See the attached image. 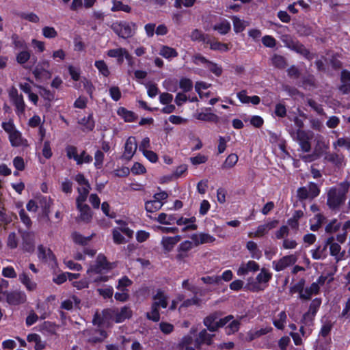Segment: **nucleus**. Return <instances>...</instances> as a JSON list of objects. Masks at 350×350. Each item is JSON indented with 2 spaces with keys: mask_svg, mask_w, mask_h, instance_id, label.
<instances>
[{
  "mask_svg": "<svg viewBox=\"0 0 350 350\" xmlns=\"http://www.w3.org/2000/svg\"><path fill=\"white\" fill-rule=\"evenodd\" d=\"M350 183L347 180L340 183L337 187H331L327 194V205L332 211L338 210L346 201Z\"/></svg>",
  "mask_w": 350,
  "mask_h": 350,
  "instance_id": "1",
  "label": "nucleus"
},
{
  "mask_svg": "<svg viewBox=\"0 0 350 350\" xmlns=\"http://www.w3.org/2000/svg\"><path fill=\"white\" fill-rule=\"evenodd\" d=\"M129 308H121V312L118 313L112 308H106L103 310L102 315L97 311L94 316L92 323L98 326H108L111 322L121 323L125 319L124 312Z\"/></svg>",
  "mask_w": 350,
  "mask_h": 350,
  "instance_id": "2",
  "label": "nucleus"
},
{
  "mask_svg": "<svg viewBox=\"0 0 350 350\" xmlns=\"http://www.w3.org/2000/svg\"><path fill=\"white\" fill-rule=\"evenodd\" d=\"M306 280L301 278L296 284L291 286L289 292L291 295L298 293V297L301 300H310L314 295H317L320 293V287L316 282H312L310 286H305Z\"/></svg>",
  "mask_w": 350,
  "mask_h": 350,
  "instance_id": "3",
  "label": "nucleus"
},
{
  "mask_svg": "<svg viewBox=\"0 0 350 350\" xmlns=\"http://www.w3.org/2000/svg\"><path fill=\"white\" fill-rule=\"evenodd\" d=\"M286 46L289 49L301 55L304 58L310 61L314 57V54L311 53L309 49L298 40H294L289 38L286 41Z\"/></svg>",
  "mask_w": 350,
  "mask_h": 350,
  "instance_id": "4",
  "label": "nucleus"
},
{
  "mask_svg": "<svg viewBox=\"0 0 350 350\" xmlns=\"http://www.w3.org/2000/svg\"><path fill=\"white\" fill-rule=\"evenodd\" d=\"M111 269L110 264L107 261L106 257L103 254L98 255L96 262L88 269V273H101L104 270Z\"/></svg>",
  "mask_w": 350,
  "mask_h": 350,
  "instance_id": "5",
  "label": "nucleus"
},
{
  "mask_svg": "<svg viewBox=\"0 0 350 350\" xmlns=\"http://www.w3.org/2000/svg\"><path fill=\"white\" fill-rule=\"evenodd\" d=\"M295 139L299 143L301 150L304 152H308L311 150V144L308 133L302 130L297 129L295 133Z\"/></svg>",
  "mask_w": 350,
  "mask_h": 350,
  "instance_id": "6",
  "label": "nucleus"
},
{
  "mask_svg": "<svg viewBox=\"0 0 350 350\" xmlns=\"http://www.w3.org/2000/svg\"><path fill=\"white\" fill-rule=\"evenodd\" d=\"M296 261L297 258L293 254L284 256L277 261H273V267L276 271H281L286 267L294 265Z\"/></svg>",
  "mask_w": 350,
  "mask_h": 350,
  "instance_id": "7",
  "label": "nucleus"
},
{
  "mask_svg": "<svg viewBox=\"0 0 350 350\" xmlns=\"http://www.w3.org/2000/svg\"><path fill=\"white\" fill-rule=\"evenodd\" d=\"M22 237V247L27 252H33L35 250L34 233L28 231H19Z\"/></svg>",
  "mask_w": 350,
  "mask_h": 350,
  "instance_id": "8",
  "label": "nucleus"
},
{
  "mask_svg": "<svg viewBox=\"0 0 350 350\" xmlns=\"http://www.w3.org/2000/svg\"><path fill=\"white\" fill-rule=\"evenodd\" d=\"M7 302L10 305H21L26 301L27 297L24 292L14 291L5 292Z\"/></svg>",
  "mask_w": 350,
  "mask_h": 350,
  "instance_id": "9",
  "label": "nucleus"
},
{
  "mask_svg": "<svg viewBox=\"0 0 350 350\" xmlns=\"http://www.w3.org/2000/svg\"><path fill=\"white\" fill-rule=\"evenodd\" d=\"M260 269L259 265L254 261L249 260L247 263L242 262L237 271V274L239 276H243L247 274L249 272H256Z\"/></svg>",
  "mask_w": 350,
  "mask_h": 350,
  "instance_id": "10",
  "label": "nucleus"
},
{
  "mask_svg": "<svg viewBox=\"0 0 350 350\" xmlns=\"http://www.w3.org/2000/svg\"><path fill=\"white\" fill-rule=\"evenodd\" d=\"M279 224V221L277 219H273L268 221L267 223L259 225L257 227L256 232L254 233V237H262L265 236L269 230H272L278 226Z\"/></svg>",
  "mask_w": 350,
  "mask_h": 350,
  "instance_id": "11",
  "label": "nucleus"
},
{
  "mask_svg": "<svg viewBox=\"0 0 350 350\" xmlns=\"http://www.w3.org/2000/svg\"><path fill=\"white\" fill-rule=\"evenodd\" d=\"M211 107L205 108V112L202 111L196 114V119L208 122L217 123L219 120V116L217 114L211 112Z\"/></svg>",
  "mask_w": 350,
  "mask_h": 350,
  "instance_id": "12",
  "label": "nucleus"
},
{
  "mask_svg": "<svg viewBox=\"0 0 350 350\" xmlns=\"http://www.w3.org/2000/svg\"><path fill=\"white\" fill-rule=\"evenodd\" d=\"M334 240V238L333 237H330L325 240V245L323 247H321V246H319L315 250H314L312 252V258L314 260H319V259L325 258L326 257L325 252L327 250V246Z\"/></svg>",
  "mask_w": 350,
  "mask_h": 350,
  "instance_id": "13",
  "label": "nucleus"
},
{
  "mask_svg": "<svg viewBox=\"0 0 350 350\" xmlns=\"http://www.w3.org/2000/svg\"><path fill=\"white\" fill-rule=\"evenodd\" d=\"M9 139L12 146H27V142L22 137L21 133L16 129L9 135Z\"/></svg>",
  "mask_w": 350,
  "mask_h": 350,
  "instance_id": "14",
  "label": "nucleus"
},
{
  "mask_svg": "<svg viewBox=\"0 0 350 350\" xmlns=\"http://www.w3.org/2000/svg\"><path fill=\"white\" fill-rule=\"evenodd\" d=\"M152 299L153 303L151 306H167V297L161 289L157 291Z\"/></svg>",
  "mask_w": 350,
  "mask_h": 350,
  "instance_id": "15",
  "label": "nucleus"
},
{
  "mask_svg": "<svg viewBox=\"0 0 350 350\" xmlns=\"http://www.w3.org/2000/svg\"><path fill=\"white\" fill-rule=\"evenodd\" d=\"M107 55L111 57H118V60L120 63L123 61V57L125 56V57L129 62V64H131L130 55L125 49L120 48L116 49H111L108 51Z\"/></svg>",
  "mask_w": 350,
  "mask_h": 350,
  "instance_id": "16",
  "label": "nucleus"
},
{
  "mask_svg": "<svg viewBox=\"0 0 350 350\" xmlns=\"http://www.w3.org/2000/svg\"><path fill=\"white\" fill-rule=\"evenodd\" d=\"M50 64L48 60L43 59L35 67L33 74L37 79H40L44 76V72L49 68Z\"/></svg>",
  "mask_w": 350,
  "mask_h": 350,
  "instance_id": "17",
  "label": "nucleus"
},
{
  "mask_svg": "<svg viewBox=\"0 0 350 350\" xmlns=\"http://www.w3.org/2000/svg\"><path fill=\"white\" fill-rule=\"evenodd\" d=\"M38 204L42 208V214L47 221H50L49 214L51 202L46 197H40L38 199Z\"/></svg>",
  "mask_w": 350,
  "mask_h": 350,
  "instance_id": "18",
  "label": "nucleus"
},
{
  "mask_svg": "<svg viewBox=\"0 0 350 350\" xmlns=\"http://www.w3.org/2000/svg\"><path fill=\"white\" fill-rule=\"evenodd\" d=\"M181 237L179 235L174 237H166L162 239V245L165 250L170 251L173 247L180 241Z\"/></svg>",
  "mask_w": 350,
  "mask_h": 350,
  "instance_id": "19",
  "label": "nucleus"
},
{
  "mask_svg": "<svg viewBox=\"0 0 350 350\" xmlns=\"http://www.w3.org/2000/svg\"><path fill=\"white\" fill-rule=\"evenodd\" d=\"M38 250L39 258L45 261L55 260V256L49 248H46L42 245H40L38 246Z\"/></svg>",
  "mask_w": 350,
  "mask_h": 350,
  "instance_id": "20",
  "label": "nucleus"
},
{
  "mask_svg": "<svg viewBox=\"0 0 350 350\" xmlns=\"http://www.w3.org/2000/svg\"><path fill=\"white\" fill-rule=\"evenodd\" d=\"M304 216V212L301 210H296L293 214L292 217L287 220V224L292 228L297 230L299 228V220Z\"/></svg>",
  "mask_w": 350,
  "mask_h": 350,
  "instance_id": "21",
  "label": "nucleus"
},
{
  "mask_svg": "<svg viewBox=\"0 0 350 350\" xmlns=\"http://www.w3.org/2000/svg\"><path fill=\"white\" fill-rule=\"evenodd\" d=\"M19 280L29 291H33L37 288V284L32 281L25 272L19 275Z\"/></svg>",
  "mask_w": 350,
  "mask_h": 350,
  "instance_id": "22",
  "label": "nucleus"
},
{
  "mask_svg": "<svg viewBox=\"0 0 350 350\" xmlns=\"http://www.w3.org/2000/svg\"><path fill=\"white\" fill-rule=\"evenodd\" d=\"M77 209L80 211L79 219L85 223L90 222L92 217L90 206L88 204H83Z\"/></svg>",
  "mask_w": 350,
  "mask_h": 350,
  "instance_id": "23",
  "label": "nucleus"
},
{
  "mask_svg": "<svg viewBox=\"0 0 350 350\" xmlns=\"http://www.w3.org/2000/svg\"><path fill=\"white\" fill-rule=\"evenodd\" d=\"M159 55L165 59H171L176 57L178 55V53L175 49L166 45H163L161 47Z\"/></svg>",
  "mask_w": 350,
  "mask_h": 350,
  "instance_id": "24",
  "label": "nucleus"
},
{
  "mask_svg": "<svg viewBox=\"0 0 350 350\" xmlns=\"http://www.w3.org/2000/svg\"><path fill=\"white\" fill-rule=\"evenodd\" d=\"M213 29L221 35H226L230 31L231 25L229 21L224 19L221 23L215 24Z\"/></svg>",
  "mask_w": 350,
  "mask_h": 350,
  "instance_id": "25",
  "label": "nucleus"
},
{
  "mask_svg": "<svg viewBox=\"0 0 350 350\" xmlns=\"http://www.w3.org/2000/svg\"><path fill=\"white\" fill-rule=\"evenodd\" d=\"M217 317L215 314H210L204 319V324L211 332H215L218 329L217 324Z\"/></svg>",
  "mask_w": 350,
  "mask_h": 350,
  "instance_id": "26",
  "label": "nucleus"
},
{
  "mask_svg": "<svg viewBox=\"0 0 350 350\" xmlns=\"http://www.w3.org/2000/svg\"><path fill=\"white\" fill-rule=\"evenodd\" d=\"M212 336L213 335L207 333L205 329H202L200 332L198 338L196 339V343L201 344H206L207 345H210L212 343Z\"/></svg>",
  "mask_w": 350,
  "mask_h": 350,
  "instance_id": "27",
  "label": "nucleus"
},
{
  "mask_svg": "<svg viewBox=\"0 0 350 350\" xmlns=\"http://www.w3.org/2000/svg\"><path fill=\"white\" fill-rule=\"evenodd\" d=\"M238 160L239 157L237 154L234 153L229 154L221 165V169L228 170L233 167L238 162Z\"/></svg>",
  "mask_w": 350,
  "mask_h": 350,
  "instance_id": "28",
  "label": "nucleus"
},
{
  "mask_svg": "<svg viewBox=\"0 0 350 350\" xmlns=\"http://www.w3.org/2000/svg\"><path fill=\"white\" fill-rule=\"evenodd\" d=\"M313 219L316 220V223L311 224L310 226V229L312 231L316 232V231L319 230V229L321 227L322 224L326 220V218L323 214L318 213L314 216ZM312 219H310V222L312 221Z\"/></svg>",
  "mask_w": 350,
  "mask_h": 350,
  "instance_id": "29",
  "label": "nucleus"
},
{
  "mask_svg": "<svg viewBox=\"0 0 350 350\" xmlns=\"http://www.w3.org/2000/svg\"><path fill=\"white\" fill-rule=\"evenodd\" d=\"M271 62L273 66L279 69H284L287 65L286 58L278 54L273 55L271 58Z\"/></svg>",
  "mask_w": 350,
  "mask_h": 350,
  "instance_id": "30",
  "label": "nucleus"
},
{
  "mask_svg": "<svg viewBox=\"0 0 350 350\" xmlns=\"http://www.w3.org/2000/svg\"><path fill=\"white\" fill-rule=\"evenodd\" d=\"M157 220L161 224L169 225L175 222L176 217L175 215H167L166 213H161L158 215Z\"/></svg>",
  "mask_w": 350,
  "mask_h": 350,
  "instance_id": "31",
  "label": "nucleus"
},
{
  "mask_svg": "<svg viewBox=\"0 0 350 350\" xmlns=\"http://www.w3.org/2000/svg\"><path fill=\"white\" fill-rule=\"evenodd\" d=\"M163 204V203L162 202H159L154 199L153 200L147 201L145 203V208L147 212L154 213L159 210Z\"/></svg>",
  "mask_w": 350,
  "mask_h": 350,
  "instance_id": "32",
  "label": "nucleus"
},
{
  "mask_svg": "<svg viewBox=\"0 0 350 350\" xmlns=\"http://www.w3.org/2000/svg\"><path fill=\"white\" fill-rule=\"evenodd\" d=\"M246 248L250 252L253 258L259 259L261 257V251L258 250L255 242L249 241L246 244Z\"/></svg>",
  "mask_w": 350,
  "mask_h": 350,
  "instance_id": "33",
  "label": "nucleus"
},
{
  "mask_svg": "<svg viewBox=\"0 0 350 350\" xmlns=\"http://www.w3.org/2000/svg\"><path fill=\"white\" fill-rule=\"evenodd\" d=\"M272 278V274L265 268H262L257 275L256 280L258 284L267 283Z\"/></svg>",
  "mask_w": 350,
  "mask_h": 350,
  "instance_id": "34",
  "label": "nucleus"
},
{
  "mask_svg": "<svg viewBox=\"0 0 350 350\" xmlns=\"http://www.w3.org/2000/svg\"><path fill=\"white\" fill-rule=\"evenodd\" d=\"M66 154L69 159H74L78 165L82 164L81 157L77 154V148L73 146L66 147Z\"/></svg>",
  "mask_w": 350,
  "mask_h": 350,
  "instance_id": "35",
  "label": "nucleus"
},
{
  "mask_svg": "<svg viewBox=\"0 0 350 350\" xmlns=\"http://www.w3.org/2000/svg\"><path fill=\"white\" fill-rule=\"evenodd\" d=\"M206 68L216 77H220L223 72L222 67L215 62L209 61L206 64Z\"/></svg>",
  "mask_w": 350,
  "mask_h": 350,
  "instance_id": "36",
  "label": "nucleus"
},
{
  "mask_svg": "<svg viewBox=\"0 0 350 350\" xmlns=\"http://www.w3.org/2000/svg\"><path fill=\"white\" fill-rule=\"evenodd\" d=\"M210 49L213 51L227 52L230 50L229 44L223 43L219 41H213L211 43Z\"/></svg>",
  "mask_w": 350,
  "mask_h": 350,
  "instance_id": "37",
  "label": "nucleus"
},
{
  "mask_svg": "<svg viewBox=\"0 0 350 350\" xmlns=\"http://www.w3.org/2000/svg\"><path fill=\"white\" fill-rule=\"evenodd\" d=\"M179 87L184 92H189L193 88V82L188 78L183 77L180 79Z\"/></svg>",
  "mask_w": 350,
  "mask_h": 350,
  "instance_id": "38",
  "label": "nucleus"
},
{
  "mask_svg": "<svg viewBox=\"0 0 350 350\" xmlns=\"http://www.w3.org/2000/svg\"><path fill=\"white\" fill-rule=\"evenodd\" d=\"M36 87L39 89L38 93L44 99L47 100L49 102H51L54 99L55 95L53 92L46 90L45 88L41 85H36Z\"/></svg>",
  "mask_w": 350,
  "mask_h": 350,
  "instance_id": "39",
  "label": "nucleus"
},
{
  "mask_svg": "<svg viewBox=\"0 0 350 350\" xmlns=\"http://www.w3.org/2000/svg\"><path fill=\"white\" fill-rule=\"evenodd\" d=\"M341 226V224L336 219L332 220L325 228L327 233H334L337 232Z\"/></svg>",
  "mask_w": 350,
  "mask_h": 350,
  "instance_id": "40",
  "label": "nucleus"
},
{
  "mask_svg": "<svg viewBox=\"0 0 350 350\" xmlns=\"http://www.w3.org/2000/svg\"><path fill=\"white\" fill-rule=\"evenodd\" d=\"M308 190L309 192L310 199L315 198L320 194V192H321V190H320L318 185L313 182L309 183Z\"/></svg>",
  "mask_w": 350,
  "mask_h": 350,
  "instance_id": "41",
  "label": "nucleus"
},
{
  "mask_svg": "<svg viewBox=\"0 0 350 350\" xmlns=\"http://www.w3.org/2000/svg\"><path fill=\"white\" fill-rule=\"evenodd\" d=\"M233 22V28L235 33H238L242 32L245 29V25L243 21H241L239 18L234 16L232 17Z\"/></svg>",
  "mask_w": 350,
  "mask_h": 350,
  "instance_id": "42",
  "label": "nucleus"
},
{
  "mask_svg": "<svg viewBox=\"0 0 350 350\" xmlns=\"http://www.w3.org/2000/svg\"><path fill=\"white\" fill-rule=\"evenodd\" d=\"M239 326V321L238 320H233L226 327V333L228 335L234 334L238 332Z\"/></svg>",
  "mask_w": 350,
  "mask_h": 350,
  "instance_id": "43",
  "label": "nucleus"
},
{
  "mask_svg": "<svg viewBox=\"0 0 350 350\" xmlns=\"http://www.w3.org/2000/svg\"><path fill=\"white\" fill-rule=\"evenodd\" d=\"M18 16L22 18L27 21H29L32 23H38L39 17L34 13H25V12H20L18 14Z\"/></svg>",
  "mask_w": 350,
  "mask_h": 350,
  "instance_id": "44",
  "label": "nucleus"
},
{
  "mask_svg": "<svg viewBox=\"0 0 350 350\" xmlns=\"http://www.w3.org/2000/svg\"><path fill=\"white\" fill-rule=\"evenodd\" d=\"M13 100L14 105L16 107L17 113H23L25 111V105L23 100V98L22 95L17 96Z\"/></svg>",
  "mask_w": 350,
  "mask_h": 350,
  "instance_id": "45",
  "label": "nucleus"
},
{
  "mask_svg": "<svg viewBox=\"0 0 350 350\" xmlns=\"http://www.w3.org/2000/svg\"><path fill=\"white\" fill-rule=\"evenodd\" d=\"M7 246L10 249H15L18 246V238L15 232H10L7 239Z\"/></svg>",
  "mask_w": 350,
  "mask_h": 350,
  "instance_id": "46",
  "label": "nucleus"
},
{
  "mask_svg": "<svg viewBox=\"0 0 350 350\" xmlns=\"http://www.w3.org/2000/svg\"><path fill=\"white\" fill-rule=\"evenodd\" d=\"M95 66L98 69L99 72L105 77H107L109 75L110 72L108 69L107 64L105 63L104 61H96L95 62Z\"/></svg>",
  "mask_w": 350,
  "mask_h": 350,
  "instance_id": "47",
  "label": "nucleus"
},
{
  "mask_svg": "<svg viewBox=\"0 0 350 350\" xmlns=\"http://www.w3.org/2000/svg\"><path fill=\"white\" fill-rule=\"evenodd\" d=\"M308 106L312 107L319 115L323 116L325 114L324 109L322 106L318 104L314 100L310 98L307 100Z\"/></svg>",
  "mask_w": 350,
  "mask_h": 350,
  "instance_id": "48",
  "label": "nucleus"
},
{
  "mask_svg": "<svg viewBox=\"0 0 350 350\" xmlns=\"http://www.w3.org/2000/svg\"><path fill=\"white\" fill-rule=\"evenodd\" d=\"M262 44L269 48H273L276 46V40L272 36L266 35L262 38Z\"/></svg>",
  "mask_w": 350,
  "mask_h": 350,
  "instance_id": "49",
  "label": "nucleus"
},
{
  "mask_svg": "<svg viewBox=\"0 0 350 350\" xmlns=\"http://www.w3.org/2000/svg\"><path fill=\"white\" fill-rule=\"evenodd\" d=\"M274 113L277 117L284 118L286 116V106L282 103H278L275 106Z\"/></svg>",
  "mask_w": 350,
  "mask_h": 350,
  "instance_id": "50",
  "label": "nucleus"
},
{
  "mask_svg": "<svg viewBox=\"0 0 350 350\" xmlns=\"http://www.w3.org/2000/svg\"><path fill=\"white\" fill-rule=\"evenodd\" d=\"M159 308H152L151 312L146 313L147 319L154 322L159 321L160 319Z\"/></svg>",
  "mask_w": 350,
  "mask_h": 350,
  "instance_id": "51",
  "label": "nucleus"
},
{
  "mask_svg": "<svg viewBox=\"0 0 350 350\" xmlns=\"http://www.w3.org/2000/svg\"><path fill=\"white\" fill-rule=\"evenodd\" d=\"M116 223L120 225V226L116 229H118L120 232L124 233L129 239L131 238V230L126 227L127 224L126 222L122 220H116Z\"/></svg>",
  "mask_w": 350,
  "mask_h": 350,
  "instance_id": "52",
  "label": "nucleus"
},
{
  "mask_svg": "<svg viewBox=\"0 0 350 350\" xmlns=\"http://www.w3.org/2000/svg\"><path fill=\"white\" fill-rule=\"evenodd\" d=\"M297 197L300 201L310 198L308 189L306 187H301L297 190Z\"/></svg>",
  "mask_w": 350,
  "mask_h": 350,
  "instance_id": "53",
  "label": "nucleus"
},
{
  "mask_svg": "<svg viewBox=\"0 0 350 350\" xmlns=\"http://www.w3.org/2000/svg\"><path fill=\"white\" fill-rule=\"evenodd\" d=\"M199 238L200 241L198 243L201 244L213 243L215 241V238L208 233L202 232L199 234Z\"/></svg>",
  "mask_w": 350,
  "mask_h": 350,
  "instance_id": "54",
  "label": "nucleus"
},
{
  "mask_svg": "<svg viewBox=\"0 0 350 350\" xmlns=\"http://www.w3.org/2000/svg\"><path fill=\"white\" fill-rule=\"evenodd\" d=\"M113 239L116 244H122L126 242V239L118 229L113 230Z\"/></svg>",
  "mask_w": 350,
  "mask_h": 350,
  "instance_id": "55",
  "label": "nucleus"
},
{
  "mask_svg": "<svg viewBox=\"0 0 350 350\" xmlns=\"http://www.w3.org/2000/svg\"><path fill=\"white\" fill-rule=\"evenodd\" d=\"M310 309H312V312L310 313V312H306L302 317L301 321L305 324H308L309 323L312 322L314 315L316 314L317 312V309L319 308H309Z\"/></svg>",
  "mask_w": 350,
  "mask_h": 350,
  "instance_id": "56",
  "label": "nucleus"
},
{
  "mask_svg": "<svg viewBox=\"0 0 350 350\" xmlns=\"http://www.w3.org/2000/svg\"><path fill=\"white\" fill-rule=\"evenodd\" d=\"M30 59V53L27 51L20 52L16 56V61L20 64L26 63Z\"/></svg>",
  "mask_w": 350,
  "mask_h": 350,
  "instance_id": "57",
  "label": "nucleus"
},
{
  "mask_svg": "<svg viewBox=\"0 0 350 350\" xmlns=\"http://www.w3.org/2000/svg\"><path fill=\"white\" fill-rule=\"evenodd\" d=\"M43 36L46 38H54L57 36L56 30L51 27H44L42 29Z\"/></svg>",
  "mask_w": 350,
  "mask_h": 350,
  "instance_id": "58",
  "label": "nucleus"
},
{
  "mask_svg": "<svg viewBox=\"0 0 350 350\" xmlns=\"http://www.w3.org/2000/svg\"><path fill=\"white\" fill-rule=\"evenodd\" d=\"M160 330L165 334H170L174 330V325L167 322H161L159 323Z\"/></svg>",
  "mask_w": 350,
  "mask_h": 350,
  "instance_id": "59",
  "label": "nucleus"
},
{
  "mask_svg": "<svg viewBox=\"0 0 350 350\" xmlns=\"http://www.w3.org/2000/svg\"><path fill=\"white\" fill-rule=\"evenodd\" d=\"M12 39L13 41V44H14L16 48L25 49L27 48V45L24 41V40L19 38V36L16 34H13L12 36Z\"/></svg>",
  "mask_w": 350,
  "mask_h": 350,
  "instance_id": "60",
  "label": "nucleus"
},
{
  "mask_svg": "<svg viewBox=\"0 0 350 350\" xmlns=\"http://www.w3.org/2000/svg\"><path fill=\"white\" fill-rule=\"evenodd\" d=\"M332 327L333 325L330 322H327L324 323L321 328L320 335L323 338H326L328 335H329Z\"/></svg>",
  "mask_w": 350,
  "mask_h": 350,
  "instance_id": "61",
  "label": "nucleus"
},
{
  "mask_svg": "<svg viewBox=\"0 0 350 350\" xmlns=\"http://www.w3.org/2000/svg\"><path fill=\"white\" fill-rule=\"evenodd\" d=\"M334 146L339 147H345L347 150H350V139L346 137H340L334 143Z\"/></svg>",
  "mask_w": 350,
  "mask_h": 350,
  "instance_id": "62",
  "label": "nucleus"
},
{
  "mask_svg": "<svg viewBox=\"0 0 350 350\" xmlns=\"http://www.w3.org/2000/svg\"><path fill=\"white\" fill-rule=\"evenodd\" d=\"M95 163L94 165L97 169H100L103 165L104 154L101 150H98L95 153Z\"/></svg>",
  "mask_w": 350,
  "mask_h": 350,
  "instance_id": "63",
  "label": "nucleus"
},
{
  "mask_svg": "<svg viewBox=\"0 0 350 350\" xmlns=\"http://www.w3.org/2000/svg\"><path fill=\"white\" fill-rule=\"evenodd\" d=\"M287 75L290 78L298 79L300 77L301 72L295 66H291L286 70Z\"/></svg>",
  "mask_w": 350,
  "mask_h": 350,
  "instance_id": "64",
  "label": "nucleus"
}]
</instances>
